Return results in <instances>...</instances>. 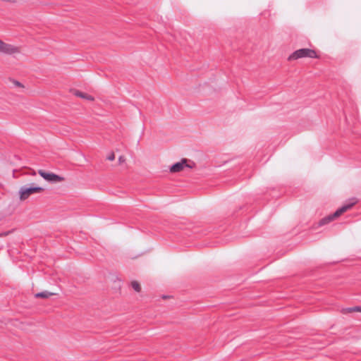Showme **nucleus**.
I'll use <instances>...</instances> for the list:
<instances>
[{
	"label": "nucleus",
	"instance_id": "1",
	"mask_svg": "<svg viewBox=\"0 0 361 361\" xmlns=\"http://www.w3.org/2000/svg\"><path fill=\"white\" fill-rule=\"evenodd\" d=\"M356 202L357 200H355V198L350 199L349 203L345 204L341 208L338 209L334 214L328 215L324 218L322 219L319 222V226H322L330 223L334 219L341 216L343 213L350 209L353 205L356 204Z\"/></svg>",
	"mask_w": 361,
	"mask_h": 361
},
{
	"label": "nucleus",
	"instance_id": "2",
	"mask_svg": "<svg viewBox=\"0 0 361 361\" xmlns=\"http://www.w3.org/2000/svg\"><path fill=\"white\" fill-rule=\"evenodd\" d=\"M319 56L314 49L302 48L293 51L288 58V61L298 60L302 58L318 59Z\"/></svg>",
	"mask_w": 361,
	"mask_h": 361
},
{
	"label": "nucleus",
	"instance_id": "3",
	"mask_svg": "<svg viewBox=\"0 0 361 361\" xmlns=\"http://www.w3.org/2000/svg\"><path fill=\"white\" fill-rule=\"evenodd\" d=\"M43 190H44V188L42 187H39V186H30V187L23 186L20 188V189L19 190L20 200H25L32 194L41 192Z\"/></svg>",
	"mask_w": 361,
	"mask_h": 361
},
{
	"label": "nucleus",
	"instance_id": "4",
	"mask_svg": "<svg viewBox=\"0 0 361 361\" xmlns=\"http://www.w3.org/2000/svg\"><path fill=\"white\" fill-rule=\"evenodd\" d=\"M195 166L193 161L188 160L187 159H182L180 161L173 164L170 167V172L177 173L181 171L184 168L192 169Z\"/></svg>",
	"mask_w": 361,
	"mask_h": 361
},
{
	"label": "nucleus",
	"instance_id": "5",
	"mask_svg": "<svg viewBox=\"0 0 361 361\" xmlns=\"http://www.w3.org/2000/svg\"><path fill=\"white\" fill-rule=\"evenodd\" d=\"M19 52L20 49L18 47L7 44L0 39V53L11 55Z\"/></svg>",
	"mask_w": 361,
	"mask_h": 361
},
{
	"label": "nucleus",
	"instance_id": "6",
	"mask_svg": "<svg viewBox=\"0 0 361 361\" xmlns=\"http://www.w3.org/2000/svg\"><path fill=\"white\" fill-rule=\"evenodd\" d=\"M38 173L46 180L51 183L61 182L64 178L53 173H48L43 170H39Z\"/></svg>",
	"mask_w": 361,
	"mask_h": 361
},
{
	"label": "nucleus",
	"instance_id": "7",
	"mask_svg": "<svg viewBox=\"0 0 361 361\" xmlns=\"http://www.w3.org/2000/svg\"><path fill=\"white\" fill-rule=\"evenodd\" d=\"M360 306H355V307H352L343 308V309H342L341 312L343 314H348V313H351V312H360Z\"/></svg>",
	"mask_w": 361,
	"mask_h": 361
},
{
	"label": "nucleus",
	"instance_id": "8",
	"mask_svg": "<svg viewBox=\"0 0 361 361\" xmlns=\"http://www.w3.org/2000/svg\"><path fill=\"white\" fill-rule=\"evenodd\" d=\"M75 95L77 96V97L85 99L87 100H90V101H93L94 100V97L92 96L87 94H85L84 92H80V91H78V90L75 91Z\"/></svg>",
	"mask_w": 361,
	"mask_h": 361
},
{
	"label": "nucleus",
	"instance_id": "9",
	"mask_svg": "<svg viewBox=\"0 0 361 361\" xmlns=\"http://www.w3.org/2000/svg\"><path fill=\"white\" fill-rule=\"evenodd\" d=\"M54 293L48 292V291H43L40 293H37L35 294L36 298H48L49 296L53 295Z\"/></svg>",
	"mask_w": 361,
	"mask_h": 361
},
{
	"label": "nucleus",
	"instance_id": "10",
	"mask_svg": "<svg viewBox=\"0 0 361 361\" xmlns=\"http://www.w3.org/2000/svg\"><path fill=\"white\" fill-rule=\"evenodd\" d=\"M131 286L136 292H140L141 290L139 283L136 281L131 282Z\"/></svg>",
	"mask_w": 361,
	"mask_h": 361
},
{
	"label": "nucleus",
	"instance_id": "11",
	"mask_svg": "<svg viewBox=\"0 0 361 361\" xmlns=\"http://www.w3.org/2000/svg\"><path fill=\"white\" fill-rule=\"evenodd\" d=\"M115 159V155H114V152H111L108 157H107V159L109 160V161H113Z\"/></svg>",
	"mask_w": 361,
	"mask_h": 361
},
{
	"label": "nucleus",
	"instance_id": "12",
	"mask_svg": "<svg viewBox=\"0 0 361 361\" xmlns=\"http://www.w3.org/2000/svg\"><path fill=\"white\" fill-rule=\"evenodd\" d=\"M13 83L15 84L16 86L23 87V85L18 81L14 80Z\"/></svg>",
	"mask_w": 361,
	"mask_h": 361
},
{
	"label": "nucleus",
	"instance_id": "13",
	"mask_svg": "<svg viewBox=\"0 0 361 361\" xmlns=\"http://www.w3.org/2000/svg\"><path fill=\"white\" fill-rule=\"evenodd\" d=\"M125 160L126 159H125L124 157H123V156H120L119 158H118V161H119L120 164L124 162Z\"/></svg>",
	"mask_w": 361,
	"mask_h": 361
},
{
	"label": "nucleus",
	"instance_id": "14",
	"mask_svg": "<svg viewBox=\"0 0 361 361\" xmlns=\"http://www.w3.org/2000/svg\"><path fill=\"white\" fill-rule=\"evenodd\" d=\"M360 312H361V306H360Z\"/></svg>",
	"mask_w": 361,
	"mask_h": 361
}]
</instances>
